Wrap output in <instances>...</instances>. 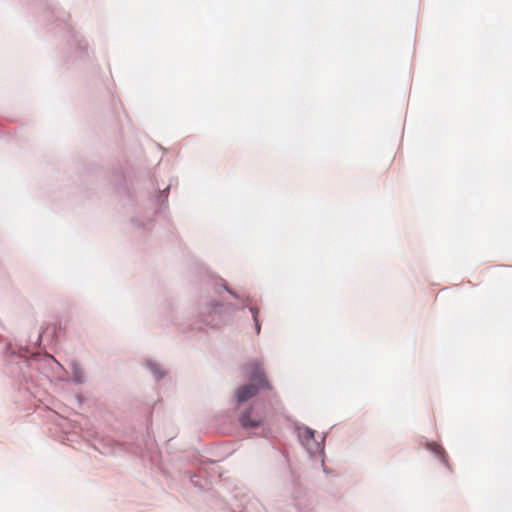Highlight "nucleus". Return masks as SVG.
I'll return each mask as SVG.
<instances>
[{"label":"nucleus","instance_id":"nucleus-4","mask_svg":"<svg viewBox=\"0 0 512 512\" xmlns=\"http://www.w3.org/2000/svg\"><path fill=\"white\" fill-rule=\"evenodd\" d=\"M250 310H251V313H252V316H253V320L255 322L256 332H257V334H259L260 333V329H261L260 323H259V320H258V313H259V311H258L257 308H251Z\"/></svg>","mask_w":512,"mask_h":512},{"label":"nucleus","instance_id":"nucleus-2","mask_svg":"<svg viewBox=\"0 0 512 512\" xmlns=\"http://www.w3.org/2000/svg\"><path fill=\"white\" fill-rule=\"evenodd\" d=\"M240 424L243 428H256L260 426L262 420L259 417L252 416V410L249 409L240 416Z\"/></svg>","mask_w":512,"mask_h":512},{"label":"nucleus","instance_id":"nucleus-5","mask_svg":"<svg viewBox=\"0 0 512 512\" xmlns=\"http://www.w3.org/2000/svg\"><path fill=\"white\" fill-rule=\"evenodd\" d=\"M304 433L307 437H310V438H313V436H314V432L311 431L310 429H306Z\"/></svg>","mask_w":512,"mask_h":512},{"label":"nucleus","instance_id":"nucleus-3","mask_svg":"<svg viewBox=\"0 0 512 512\" xmlns=\"http://www.w3.org/2000/svg\"><path fill=\"white\" fill-rule=\"evenodd\" d=\"M428 449H430L431 451H433L436 455H438L439 457H441V459L446 462V454H445V451L444 449L438 445L437 443H430L427 445Z\"/></svg>","mask_w":512,"mask_h":512},{"label":"nucleus","instance_id":"nucleus-1","mask_svg":"<svg viewBox=\"0 0 512 512\" xmlns=\"http://www.w3.org/2000/svg\"><path fill=\"white\" fill-rule=\"evenodd\" d=\"M250 383L243 385L237 389V400L239 403L246 402L254 397L260 389H270L263 368L257 362L249 365Z\"/></svg>","mask_w":512,"mask_h":512}]
</instances>
